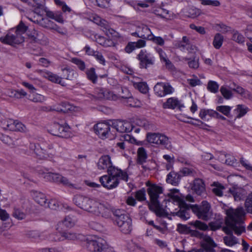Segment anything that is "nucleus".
Wrapping results in <instances>:
<instances>
[{
  "mask_svg": "<svg viewBox=\"0 0 252 252\" xmlns=\"http://www.w3.org/2000/svg\"><path fill=\"white\" fill-rule=\"evenodd\" d=\"M178 203L179 210L172 213L173 215L177 216L183 220H187L189 218L188 212L189 209H191L198 219L203 220H208L212 216L211 205L206 201H203L200 205H190L186 203L183 198H179Z\"/></svg>",
  "mask_w": 252,
  "mask_h": 252,
  "instance_id": "2",
  "label": "nucleus"
},
{
  "mask_svg": "<svg viewBox=\"0 0 252 252\" xmlns=\"http://www.w3.org/2000/svg\"><path fill=\"white\" fill-rule=\"evenodd\" d=\"M136 49L133 42H129L127 43L125 48V51L128 54L131 53Z\"/></svg>",
  "mask_w": 252,
  "mask_h": 252,
  "instance_id": "64",
  "label": "nucleus"
},
{
  "mask_svg": "<svg viewBox=\"0 0 252 252\" xmlns=\"http://www.w3.org/2000/svg\"><path fill=\"white\" fill-rule=\"evenodd\" d=\"M98 169L99 170L109 169L111 167H115L112 166L111 158L109 155H103L101 156L97 164Z\"/></svg>",
  "mask_w": 252,
  "mask_h": 252,
  "instance_id": "20",
  "label": "nucleus"
},
{
  "mask_svg": "<svg viewBox=\"0 0 252 252\" xmlns=\"http://www.w3.org/2000/svg\"><path fill=\"white\" fill-rule=\"evenodd\" d=\"M219 85L214 81H209L208 83L207 89L211 92L216 93L218 92Z\"/></svg>",
  "mask_w": 252,
  "mask_h": 252,
  "instance_id": "45",
  "label": "nucleus"
},
{
  "mask_svg": "<svg viewBox=\"0 0 252 252\" xmlns=\"http://www.w3.org/2000/svg\"><path fill=\"white\" fill-rule=\"evenodd\" d=\"M115 221L123 233L128 234L132 230V220L124 210L117 209L113 211Z\"/></svg>",
  "mask_w": 252,
  "mask_h": 252,
  "instance_id": "7",
  "label": "nucleus"
},
{
  "mask_svg": "<svg viewBox=\"0 0 252 252\" xmlns=\"http://www.w3.org/2000/svg\"><path fill=\"white\" fill-rule=\"evenodd\" d=\"M61 237L58 238L59 241L64 240H75L79 239L80 235L72 231H64L60 233Z\"/></svg>",
  "mask_w": 252,
  "mask_h": 252,
  "instance_id": "23",
  "label": "nucleus"
},
{
  "mask_svg": "<svg viewBox=\"0 0 252 252\" xmlns=\"http://www.w3.org/2000/svg\"><path fill=\"white\" fill-rule=\"evenodd\" d=\"M90 20L99 26L107 35H112L114 33L115 31L110 28L108 23L99 16L95 14L93 15L90 17Z\"/></svg>",
  "mask_w": 252,
  "mask_h": 252,
  "instance_id": "15",
  "label": "nucleus"
},
{
  "mask_svg": "<svg viewBox=\"0 0 252 252\" xmlns=\"http://www.w3.org/2000/svg\"><path fill=\"white\" fill-rule=\"evenodd\" d=\"M93 131L101 139H104L107 137L110 131L109 127H93Z\"/></svg>",
  "mask_w": 252,
  "mask_h": 252,
  "instance_id": "25",
  "label": "nucleus"
},
{
  "mask_svg": "<svg viewBox=\"0 0 252 252\" xmlns=\"http://www.w3.org/2000/svg\"><path fill=\"white\" fill-rule=\"evenodd\" d=\"M232 107L227 105H220L216 107V111H218L227 117V125H232L235 124L237 119L243 117L249 110V108L242 104H238L233 111V114H230Z\"/></svg>",
  "mask_w": 252,
  "mask_h": 252,
  "instance_id": "5",
  "label": "nucleus"
},
{
  "mask_svg": "<svg viewBox=\"0 0 252 252\" xmlns=\"http://www.w3.org/2000/svg\"><path fill=\"white\" fill-rule=\"evenodd\" d=\"M45 100V97L43 95L36 94L32 95L31 100L36 103H42Z\"/></svg>",
  "mask_w": 252,
  "mask_h": 252,
  "instance_id": "56",
  "label": "nucleus"
},
{
  "mask_svg": "<svg viewBox=\"0 0 252 252\" xmlns=\"http://www.w3.org/2000/svg\"><path fill=\"white\" fill-rule=\"evenodd\" d=\"M62 222L67 227H71L75 224L76 220L70 216H67L64 218Z\"/></svg>",
  "mask_w": 252,
  "mask_h": 252,
  "instance_id": "46",
  "label": "nucleus"
},
{
  "mask_svg": "<svg viewBox=\"0 0 252 252\" xmlns=\"http://www.w3.org/2000/svg\"><path fill=\"white\" fill-rule=\"evenodd\" d=\"M107 173L108 175L99 178V182L103 187L108 189L116 188L119 184L120 179L127 181L128 175L126 173L116 167H111Z\"/></svg>",
  "mask_w": 252,
  "mask_h": 252,
  "instance_id": "3",
  "label": "nucleus"
},
{
  "mask_svg": "<svg viewBox=\"0 0 252 252\" xmlns=\"http://www.w3.org/2000/svg\"><path fill=\"white\" fill-rule=\"evenodd\" d=\"M61 176L59 174L47 172L44 175V178L49 181L59 184Z\"/></svg>",
  "mask_w": 252,
  "mask_h": 252,
  "instance_id": "34",
  "label": "nucleus"
},
{
  "mask_svg": "<svg viewBox=\"0 0 252 252\" xmlns=\"http://www.w3.org/2000/svg\"><path fill=\"white\" fill-rule=\"evenodd\" d=\"M46 142H43L39 144L30 143V148L33 150L36 154L37 157L39 159H52L54 155L49 153L46 148Z\"/></svg>",
  "mask_w": 252,
  "mask_h": 252,
  "instance_id": "12",
  "label": "nucleus"
},
{
  "mask_svg": "<svg viewBox=\"0 0 252 252\" xmlns=\"http://www.w3.org/2000/svg\"><path fill=\"white\" fill-rule=\"evenodd\" d=\"M47 131L54 136L67 138L74 135L71 131L70 127H47Z\"/></svg>",
  "mask_w": 252,
  "mask_h": 252,
  "instance_id": "14",
  "label": "nucleus"
},
{
  "mask_svg": "<svg viewBox=\"0 0 252 252\" xmlns=\"http://www.w3.org/2000/svg\"><path fill=\"white\" fill-rule=\"evenodd\" d=\"M76 109H77L76 107L66 102H61L60 104V106L57 108L58 111L64 113L74 111Z\"/></svg>",
  "mask_w": 252,
  "mask_h": 252,
  "instance_id": "26",
  "label": "nucleus"
},
{
  "mask_svg": "<svg viewBox=\"0 0 252 252\" xmlns=\"http://www.w3.org/2000/svg\"><path fill=\"white\" fill-rule=\"evenodd\" d=\"M105 99L111 100H116L118 99L119 96L114 94L112 91L107 90V91L105 93Z\"/></svg>",
  "mask_w": 252,
  "mask_h": 252,
  "instance_id": "60",
  "label": "nucleus"
},
{
  "mask_svg": "<svg viewBox=\"0 0 252 252\" xmlns=\"http://www.w3.org/2000/svg\"><path fill=\"white\" fill-rule=\"evenodd\" d=\"M33 197L34 200L41 206L44 207H48L53 209L51 206L52 202L48 201L47 199L44 194L40 192L34 191L33 192Z\"/></svg>",
  "mask_w": 252,
  "mask_h": 252,
  "instance_id": "18",
  "label": "nucleus"
},
{
  "mask_svg": "<svg viewBox=\"0 0 252 252\" xmlns=\"http://www.w3.org/2000/svg\"><path fill=\"white\" fill-rule=\"evenodd\" d=\"M98 125H104L106 126H123L125 125H130L131 126H147L149 124L145 118L136 117L124 121L120 119L100 120L94 126H97Z\"/></svg>",
  "mask_w": 252,
  "mask_h": 252,
  "instance_id": "6",
  "label": "nucleus"
},
{
  "mask_svg": "<svg viewBox=\"0 0 252 252\" xmlns=\"http://www.w3.org/2000/svg\"><path fill=\"white\" fill-rule=\"evenodd\" d=\"M138 30L140 32L142 36L141 38L149 40L150 37L153 34L149 27L146 25H142L137 27Z\"/></svg>",
  "mask_w": 252,
  "mask_h": 252,
  "instance_id": "30",
  "label": "nucleus"
},
{
  "mask_svg": "<svg viewBox=\"0 0 252 252\" xmlns=\"http://www.w3.org/2000/svg\"><path fill=\"white\" fill-rule=\"evenodd\" d=\"M192 189L197 194H201L205 190L204 184L202 180L200 179L194 180Z\"/></svg>",
  "mask_w": 252,
  "mask_h": 252,
  "instance_id": "31",
  "label": "nucleus"
},
{
  "mask_svg": "<svg viewBox=\"0 0 252 252\" xmlns=\"http://www.w3.org/2000/svg\"><path fill=\"white\" fill-rule=\"evenodd\" d=\"M211 112H213V110H201L199 113V117L203 121H208L213 116V113Z\"/></svg>",
  "mask_w": 252,
  "mask_h": 252,
  "instance_id": "41",
  "label": "nucleus"
},
{
  "mask_svg": "<svg viewBox=\"0 0 252 252\" xmlns=\"http://www.w3.org/2000/svg\"><path fill=\"white\" fill-rule=\"evenodd\" d=\"M135 88H137L140 92L146 94L148 91V87L146 83L140 82L134 84Z\"/></svg>",
  "mask_w": 252,
  "mask_h": 252,
  "instance_id": "47",
  "label": "nucleus"
},
{
  "mask_svg": "<svg viewBox=\"0 0 252 252\" xmlns=\"http://www.w3.org/2000/svg\"><path fill=\"white\" fill-rule=\"evenodd\" d=\"M146 185L149 186L147 192L150 198V203H149V209L155 211L157 215L163 216L164 211L161 208L158 200L159 194L162 193V188L157 185L151 184L149 182H147Z\"/></svg>",
  "mask_w": 252,
  "mask_h": 252,
  "instance_id": "4",
  "label": "nucleus"
},
{
  "mask_svg": "<svg viewBox=\"0 0 252 252\" xmlns=\"http://www.w3.org/2000/svg\"><path fill=\"white\" fill-rule=\"evenodd\" d=\"M203 240L201 243V249L209 250L211 252H214V248L216 246L211 237L208 236H203Z\"/></svg>",
  "mask_w": 252,
  "mask_h": 252,
  "instance_id": "22",
  "label": "nucleus"
},
{
  "mask_svg": "<svg viewBox=\"0 0 252 252\" xmlns=\"http://www.w3.org/2000/svg\"><path fill=\"white\" fill-rule=\"evenodd\" d=\"M73 201L79 208L92 214H93L97 203L94 199L81 195H76Z\"/></svg>",
  "mask_w": 252,
  "mask_h": 252,
  "instance_id": "8",
  "label": "nucleus"
},
{
  "mask_svg": "<svg viewBox=\"0 0 252 252\" xmlns=\"http://www.w3.org/2000/svg\"><path fill=\"white\" fill-rule=\"evenodd\" d=\"M224 187L220 184H216L215 187L213 189V192L217 196H221L222 195V190Z\"/></svg>",
  "mask_w": 252,
  "mask_h": 252,
  "instance_id": "57",
  "label": "nucleus"
},
{
  "mask_svg": "<svg viewBox=\"0 0 252 252\" xmlns=\"http://www.w3.org/2000/svg\"><path fill=\"white\" fill-rule=\"evenodd\" d=\"M155 93L158 96L163 97L167 94H171L174 89L168 83H158L155 86Z\"/></svg>",
  "mask_w": 252,
  "mask_h": 252,
  "instance_id": "16",
  "label": "nucleus"
},
{
  "mask_svg": "<svg viewBox=\"0 0 252 252\" xmlns=\"http://www.w3.org/2000/svg\"><path fill=\"white\" fill-rule=\"evenodd\" d=\"M201 3L204 5H212L213 6H219L220 3L219 0H200Z\"/></svg>",
  "mask_w": 252,
  "mask_h": 252,
  "instance_id": "55",
  "label": "nucleus"
},
{
  "mask_svg": "<svg viewBox=\"0 0 252 252\" xmlns=\"http://www.w3.org/2000/svg\"><path fill=\"white\" fill-rule=\"evenodd\" d=\"M189 45V39L186 36L183 37L182 40L178 41L175 44L176 47L180 48L181 50L188 49Z\"/></svg>",
  "mask_w": 252,
  "mask_h": 252,
  "instance_id": "33",
  "label": "nucleus"
},
{
  "mask_svg": "<svg viewBox=\"0 0 252 252\" xmlns=\"http://www.w3.org/2000/svg\"><path fill=\"white\" fill-rule=\"evenodd\" d=\"M155 50L158 54L161 62L167 58L166 53L161 48L156 47H155Z\"/></svg>",
  "mask_w": 252,
  "mask_h": 252,
  "instance_id": "62",
  "label": "nucleus"
},
{
  "mask_svg": "<svg viewBox=\"0 0 252 252\" xmlns=\"http://www.w3.org/2000/svg\"><path fill=\"white\" fill-rule=\"evenodd\" d=\"M189 224L194 228L201 230L205 231L208 229V226L205 223L200 220L192 221Z\"/></svg>",
  "mask_w": 252,
  "mask_h": 252,
  "instance_id": "37",
  "label": "nucleus"
},
{
  "mask_svg": "<svg viewBox=\"0 0 252 252\" xmlns=\"http://www.w3.org/2000/svg\"><path fill=\"white\" fill-rule=\"evenodd\" d=\"M12 215L15 218L19 220H23L26 217V214L17 208H14Z\"/></svg>",
  "mask_w": 252,
  "mask_h": 252,
  "instance_id": "44",
  "label": "nucleus"
},
{
  "mask_svg": "<svg viewBox=\"0 0 252 252\" xmlns=\"http://www.w3.org/2000/svg\"><path fill=\"white\" fill-rule=\"evenodd\" d=\"M226 226L223 228V230L227 235L223 237V240L226 245L232 247L238 243V239L233 235L232 232L240 235L245 231L243 224L246 213L242 207H239L235 209H228L226 211Z\"/></svg>",
  "mask_w": 252,
  "mask_h": 252,
  "instance_id": "1",
  "label": "nucleus"
},
{
  "mask_svg": "<svg viewBox=\"0 0 252 252\" xmlns=\"http://www.w3.org/2000/svg\"><path fill=\"white\" fill-rule=\"evenodd\" d=\"M122 95L120 97L124 99L127 100V104L130 106L134 107L135 105L132 103L134 98L132 97L129 91L126 88H122Z\"/></svg>",
  "mask_w": 252,
  "mask_h": 252,
  "instance_id": "29",
  "label": "nucleus"
},
{
  "mask_svg": "<svg viewBox=\"0 0 252 252\" xmlns=\"http://www.w3.org/2000/svg\"><path fill=\"white\" fill-rule=\"evenodd\" d=\"M29 19L30 20L32 21L34 23H37L41 27L46 28V29L47 28V26L48 25L49 22L50 21V20H49L47 18H42L39 20H33L32 18H30Z\"/></svg>",
  "mask_w": 252,
  "mask_h": 252,
  "instance_id": "52",
  "label": "nucleus"
},
{
  "mask_svg": "<svg viewBox=\"0 0 252 252\" xmlns=\"http://www.w3.org/2000/svg\"><path fill=\"white\" fill-rule=\"evenodd\" d=\"M208 226L211 230L215 231L220 228L221 223L218 221H214L210 222Z\"/></svg>",
  "mask_w": 252,
  "mask_h": 252,
  "instance_id": "58",
  "label": "nucleus"
},
{
  "mask_svg": "<svg viewBox=\"0 0 252 252\" xmlns=\"http://www.w3.org/2000/svg\"><path fill=\"white\" fill-rule=\"evenodd\" d=\"M181 177L180 173L171 172L168 174L166 181L168 183L176 186L180 181Z\"/></svg>",
  "mask_w": 252,
  "mask_h": 252,
  "instance_id": "28",
  "label": "nucleus"
},
{
  "mask_svg": "<svg viewBox=\"0 0 252 252\" xmlns=\"http://www.w3.org/2000/svg\"><path fill=\"white\" fill-rule=\"evenodd\" d=\"M15 29V32L19 34L23 35L28 30V27L26 26L22 22H21Z\"/></svg>",
  "mask_w": 252,
  "mask_h": 252,
  "instance_id": "48",
  "label": "nucleus"
},
{
  "mask_svg": "<svg viewBox=\"0 0 252 252\" xmlns=\"http://www.w3.org/2000/svg\"><path fill=\"white\" fill-rule=\"evenodd\" d=\"M111 212L110 208L97 202L93 214L105 218H109L111 216Z\"/></svg>",
  "mask_w": 252,
  "mask_h": 252,
  "instance_id": "17",
  "label": "nucleus"
},
{
  "mask_svg": "<svg viewBox=\"0 0 252 252\" xmlns=\"http://www.w3.org/2000/svg\"><path fill=\"white\" fill-rule=\"evenodd\" d=\"M177 231L182 234H188L189 232V228L185 225L179 224L177 226Z\"/></svg>",
  "mask_w": 252,
  "mask_h": 252,
  "instance_id": "61",
  "label": "nucleus"
},
{
  "mask_svg": "<svg viewBox=\"0 0 252 252\" xmlns=\"http://www.w3.org/2000/svg\"><path fill=\"white\" fill-rule=\"evenodd\" d=\"M43 76L53 83H58L63 86L62 83V78L56 74L50 71H46L44 73Z\"/></svg>",
  "mask_w": 252,
  "mask_h": 252,
  "instance_id": "24",
  "label": "nucleus"
},
{
  "mask_svg": "<svg viewBox=\"0 0 252 252\" xmlns=\"http://www.w3.org/2000/svg\"><path fill=\"white\" fill-rule=\"evenodd\" d=\"M148 155L146 150L143 147H140L137 150V159L138 164L143 165L146 161Z\"/></svg>",
  "mask_w": 252,
  "mask_h": 252,
  "instance_id": "27",
  "label": "nucleus"
},
{
  "mask_svg": "<svg viewBox=\"0 0 252 252\" xmlns=\"http://www.w3.org/2000/svg\"><path fill=\"white\" fill-rule=\"evenodd\" d=\"M228 192L234 198L235 201H240L242 200L245 194V191L242 188L237 186H233L229 188Z\"/></svg>",
  "mask_w": 252,
  "mask_h": 252,
  "instance_id": "21",
  "label": "nucleus"
},
{
  "mask_svg": "<svg viewBox=\"0 0 252 252\" xmlns=\"http://www.w3.org/2000/svg\"><path fill=\"white\" fill-rule=\"evenodd\" d=\"M62 70L63 73V76L64 78L67 80H72L76 77V72L74 70L68 67L62 69Z\"/></svg>",
  "mask_w": 252,
  "mask_h": 252,
  "instance_id": "35",
  "label": "nucleus"
},
{
  "mask_svg": "<svg viewBox=\"0 0 252 252\" xmlns=\"http://www.w3.org/2000/svg\"><path fill=\"white\" fill-rule=\"evenodd\" d=\"M223 41V36L221 34L218 33L214 36L213 42V46L216 49H219L221 46Z\"/></svg>",
  "mask_w": 252,
  "mask_h": 252,
  "instance_id": "38",
  "label": "nucleus"
},
{
  "mask_svg": "<svg viewBox=\"0 0 252 252\" xmlns=\"http://www.w3.org/2000/svg\"><path fill=\"white\" fill-rule=\"evenodd\" d=\"M86 247L90 252H111L112 250L108 247L106 241L99 238L96 240L87 239Z\"/></svg>",
  "mask_w": 252,
  "mask_h": 252,
  "instance_id": "9",
  "label": "nucleus"
},
{
  "mask_svg": "<svg viewBox=\"0 0 252 252\" xmlns=\"http://www.w3.org/2000/svg\"><path fill=\"white\" fill-rule=\"evenodd\" d=\"M135 197L139 201H143L146 199V193L144 189H140L136 192Z\"/></svg>",
  "mask_w": 252,
  "mask_h": 252,
  "instance_id": "59",
  "label": "nucleus"
},
{
  "mask_svg": "<svg viewBox=\"0 0 252 252\" xmlns=\"http://www.w3.org/2000/svg\"><path fill=\"white\" fill-rule=\"evenodd\" d=\"M220 92L225 99H230L232 96L231 91L224 86L221 87Z\"/></svg>",
  "mask_w": 252,
  "mask_h": 252,
  "instance_id": "51",
  "label": "nucleus"
},
{
  "mask_svg": "<svg viewBox=\"0 0 252 252\" xmlns=\"http://www.w3.org/2000/svg\"><path fill=\"white\" fill-rule=\"evenodd\" d=\"M24 40V37L15 32L14 29H10L5 36L1 37L2 43L11 46L20 44Z\"/></svg>",
  "mask_w": 252,
  "mask_h": 252,
  "instance_id": "11",
  "label": "nucleus"
},
{
  "mask_svg": "<svg viewBox=\"0 0 252 252\" xmlns=\"http://www.w3.org/2000/svg\"><path fill=\"white\" fill-rule=\"evenodd\" d=\"M149 40L152 41L154 44L160 46H163L165 44V41L162 37L155 36L153 34L151 35Z\"/></svg>",
  "mask_w": 252,
  "mask_h": 252,
  "instance_id": "42",
  "label": "nucleus"
},
{
  "mask_svg": "<svg viewBox=\"0 0 252 252\" xmlns=\"http://www.w3.org/2000/svg\"><path fill=\"white\" fill-rule=\"evenodd\" d=\"M200 10L194 7H189L186 12L188 17L195 18L200 14Z\"/></svg>",
  "mask_w": 252,
  "mask_h": 252,
  "instance_id": "40",
  "label": "nucleus"
},
{
  "mask_svg": "<svg viewBox=\"0 0 252 252\" xmlns=\"http://www.w3.org/2000/svg\"><path fill=\"white\" fill-rule=\"evenodd\" d=\"M179 173L181 175V177L184 176H193L195 173V171L191 168L185 167L182 168Z\"/></svg>",
  "mask_w": 252,
  "mask_h": 252,
  "instance_id": "54",
  "label": "nucleus"
},
{
  "mask_svg": "<svg viewBox=\"0 0 252 252\" xmlns=\"http://www.w3.org/2000/svg\"><path fill=\"white\" fill-rule=\"evenodd\" d=\"M245 207L248 213L252 214V192L247 196L245 202Z\"/></svg>",
  "mask_w": 252,
  "mask_h": 252,
  "instance_id": "43",
  "label": "nucleus"
},
{
  "mask_svg": "<svg viewBox=\"0 0 252 252\" xmlns=\"http://www.w3.org/2000/svg\"><path fill=\"white\" fill-rule=\"evenodd\" d=\"M87 78L91 81L93 83H95L97 81V76L95 72V69L92 67L86 71Z\"/></svg>",
  "mask_w": 252,
  "mask_h": 252,
  "instance_id": "39",
  "label": "nucleus"
},
{
  "mask_svg": "<svg viewBox=\"0 0 252 252\" xmlns=\"http://www.w3.org/2000/svg\"><path fill=\"white\" fill-rule=\"evenodd\" d=\"M28 237L30 238L36 240L40 238V233L37 231H30L27 234Z\"/></svg>",
  "mask_w": 252,
  "mask_h": 252,
  "instance_id": "63",
  "label": "nucleus"
},
{
  "mask_svg": "<svg viewBox=\"0 0 252 252\" xmlns=\"http://www.w3.org/2000/svg\"><path fill=\"white\" fill-rule=\"evenodd\" d=\"M146 222L149 225L153 226L154 228H155V229H156L159 232H161L162 234H164L166 232L167 228L165 226L161 227L160 226L156 225L154 223V222L153 220H150V221L146 220Z\"/></svg>",
  "mask_w": 252,
  "mask_h": 252,
  "instance_id": "53",
  "label": "nucleus"
},
{
  "mask_svg": "<svg viewBox=\"0 0 252 252\" xmlns=\"http://www.w3.org/2000/svg\"><path fill=\"white\" fill-rule=\"evenodd\" d=\"M163 107L172 109H177L181 111L184 106L178 98L170 97L168 98L166 101L163 104Z\"/></svg>",
  "mask_w": 252,
  "mask_h": 252,
  "instance_id": "19",
  "label": "nucleus"
},
{
  "mask_svg": "<svg viewBox=\"0 0 252 252\" xmlns=\"http://www.w3.org/2000/svg\"><path fill=\"white\" fill-rule=\"evenodd\" d=\"M146 138L147 141L150 143L161 145L167 149H170L172 148L169 138L164 135L156 133H148Z\"/></svg>",
  "mask_w": 252,
  "mask_h": 252,
  "instance_id": "10",
  "label": "nucleus"
},
{
  "mask_svg": "<svg viewBox=\"0 0 252 252\" xmlns=\"http://www.w3.org/2000/svg\"><path fill=\"white\" fill-rule=\"evenodd\" d=\"M7 95L13 98H22L27 95V93L23 90H10L7 91Z\"/></svg>",
  "mask_w": 252,
  "mask_h": 252,
  "instance_id": "32",
  "label": "nucleus"
},
{
  "mask_svg": "<svg viewBox=\"0 0 252 252\" xmlns=\"http://www.w3.org/2000/svg\"><path fill=\"white\" fill-rule=\"evenodd\" d=\"M136 58L139 61L140 68L146 69L155 63V58L145 49L140 51Z\"/></svg>",
  "mask_w": 252,
  "mask_h": 252,
  "instance_id": "13",
  "label": "nucleus"
},
{
  "mask_svg": "<svg viewBox=\"0 0 252 252\" xmlns=\"http://www.w3.org/2000/svg\"><path fill=\"white\" fill-rule=\"evenodd\" d=\"M103 88H96L94 89L93 94H90V98L94 100H102L104 98V96L102 95Z\"/></svg>",
  "mask_w": 252,
  "mask_h": 252,
  "instance_id": "36",
  "label": "nucleus"
},
{
  "mask_svg": "<svg viewBox=\"0 0 252 252\" xmlns=\"http://www.w3.org/2000/svg\"><path fill=\"white\" fill-rule=\"evenodd\" d=\"M71 62L75 64L81 70L83 71L85 70L86 68L85 63L81 59L73 58L71 59Z\"/></svg>",
  "mask_w": 252,
  "mask_h": 252,
  "instance_id": "49",
  "label": "nucleus"
},
{
  "mask_svg": "<svg viewBox=\"0 0 252 252\" xmlns=\"http://www.w3.org/2000/svg\"><path fill=\"white\" fill-rule=\"evenodd\" d=\"M232 39L238 43H243L245 41V37L237 31L233 32Z\"/></svg>",
  "mask_w": 252,
  "mask_h": 252,
  "instance_id": "50",
  "label": "nucleus"
}]
</instances>
